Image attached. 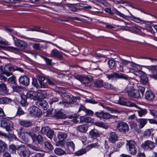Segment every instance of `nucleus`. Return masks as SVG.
<instances>
[{"instance_id": "f257e3e1", "label": "nucleus", "mask_w": 157, "mask_h": 157, "mask_svg": "<svg viewBox=\"0 0 157 157\" xmlns=\"http://www.w3.org/2000/svg\"><path fill=\"white\" fill-rule=\"evenodd\" d=\"M145 88L142 86H138L137 90L133 89L131 92L128 93V95L132 98H139L141 96H143L145 91Z\"/></svg>"}, {"instance_id": "f03ea898", "label": "nucleus", "mask_w": 157, "mask_h": 157, "mask_svg": "<svg viewBox=\"0 0 157 157\" xmlns=\"http://www.w3.org/2000/svg\"><path fill=\"white\" fill-rule=\"evenodd\" d=\"M126 142V147L129 149L130 153L133 155L136 154L137 150L136 143L132 140H127Z\"/></svg>"}, {"instance_id": "7ed1b4c3", "label": "nucleus", "mask_w": 157, "mask_h": 157, "mask_svg": "<svg viewBox=\"0 0 157 157\" xmlns=\"http://www.w3.org/2000/svg\"><path fill=\"white\" fill-rule=\"evenodd\" d=\"M14 45L17 47L19 50H23L27 47V43L23 40H20L13 36Z\"/></svg>"}, {"instance_id": "20e7f679", "label": "nucleus", "mask_w": 157, "mask_h": 157, "mask_svg": "<svg viewBox=\"0 0 157 157\" xmlns=\"http://www.w3.org/2000/svg\"><path fill=\"white\" fill-rule=\"evenodd\" d=\"M136 67H140V66L138 65H136L134 67V69L138 73V74H135L136 75H138L140 78V82L143 84H146L148 82V79L147 76L145 75L144 73L142 71L140 70L136 69Z\"/></svg>"}, {"instance_id": "39448f33", "label": "nucleus", "mask_w": 157, "mask_h": 157, "mask_svg": "<svg viewBox=\"0 0 157 157\" xmlns=\"http://www.w3.org/2000/svg\"><path fill=\"white\" fill-rule=\"evenodd\" d=\"M155 146V143L149 140H147L144 142L141 145L142 148L145 151H148L153 150Z\"/></svg>"}, {"instance_id": "423d86ee", "label": "nucleus", "mask_w": 157, "mask_h": 157, "mask_svg": "<svg viewBox=\"0 0 157 157\" xmlns=\"http://www.w3.org/2000/svg\"><path fill=\"white\" fill-rule=\"evenodd\" d=\"M106 76L109 80H113L115 78L127 80L128 78L127 75L123 74L117 73H114L111 74H106Z\"/></svg>"}, {"instance_id": "0eeeda50", "label": "nucleus", "mask_w": 157, "mask_h": 157, "mask_svg": "<svg viewBox=\"0 0 157 157\" xmlns=\"http://www.w3.org/2000/svg\"><path fill=\"white\" fill-rule=\"evenodd\" d=\"M15 70L18 71L22 72H23V70L20 68L17 67L15 68L12 66L6 65L4 67V71H3V72L7 76L9 77L13 74L11 72V71H14Z\"/></svg>"}, {"instance_id": "6e6552de", "label": "nucleus", "mask_w": 157, "mask_h": 157, "mask_svg": "<svg viewBox=\"0 0 157 157\" xmlns=\"http://www.w3.org/2000/svg\"><path fill=\"white\" fill-rule=\"evenodd\" d=\"M18 154L21 157H29L31 154L30 151L24 146H21L17 148Z\"/></svg>"}, {"instance_id": "1a4fd4ad", "label": "nucleus", "mask_w": 157, "mask_h": 157, "mask_svg": "<svg viewBox=\"0 0 157 157\" xmlns=\"http://www.w3.org/2000/svg\"><path fill=\"white\" fill-rule=\"evenodd\" d=\"M116 103L130 107H137V106L135 103L128 100L123 97H119L118 100L117 101Z\"/></svg>"}, {"instance_id": "9d476101", "label": "nucleus", "mask_w": 157, "mask_h": 157, "mask_svg": "<svg viewBox=\"0 0 157 157\" xmlns=\"http://www.w3.org/2000/svg\"><path fill=\"white\" fill-rule=\"evenodd\" d=\"M117 128L121 132L125 133L129 130V127L128 124L124 122H119L117 125Z\"/></svg>"}, {"instance_id": "9b49d317", "label": "nucleus", "mask_w": 157, "mask_h": 157, "mask_svg": "<svg viewBox=\"0 0 157 157\" xmlns=\"http://www.w3.org/2000/svg\"><path fill=\"white\" fill-rule=\"evenodd\" d=\"M29 111L30 115L33 117H38L41 113L40 110L35 106L31 107L29 109Z\"/></svg>"}, {"instance_id": "f8f14e48", "label": "nucleus", "mask_w": 157, "mask_h": 157, "mask_svg": "<svg viewBox=\"0 0 157 157\" xmlns=\"http://www.w3.org/2000/svg\"><path fill=\"white\" fill-rule=\"evenodd\" d=\"M1 126L6 128L7 131L11 130L13 129L12 122L6 120H3L1 122Z\"/></svg>"}, {"instance_id": "ddd939ff", "label": "nucleus", "mask_w": 157, "mask_h": 157, "mask_svg": "<svg viewBox=\"0 0 157 157\" xmlns=\"http://www.w3.org/2000/svg\"><path fill=\"white\" fill-rule=\"evenodd\" d=\"M105 11L107 13H108L111 15H113L114 13L116 15H118L124 19H127L128 16L125 15L124 14L121 13L120 12L118 11L117 10L115 9L113 10V12L112 11L111 9L109 8H106L105 9Z\"/></svg>"}, {"instance_id": "4468645a", "label": "nucleus", "mask_w": 157, "mask_h": 157, "mask_svg": "<svg viewBox=\"0 0 157 157\" xmlns=\"http://www.w3.org/2000/svg\"><path fill=\"white\" fill-rule=\"evenodd\" d=\"M57 136L59 141L57 144V145L63 146L64 144L63 141L67 137V134L64 132H59L58 133Z\"/></svg>"}, {"instance_id": "2eb2a0df", "label": "nucleus", "mask_w": 157, "mask_h": 157, "mask_svg": "<svg viewBox=\"0 0 157 157\" xmlns=\"http://www.w3.org/2000/svg\"><path fill=\"white\" fill-rule=\"evenodd\" d=\"M29 136L31 137L32 139H34V133L33 132H22L20 134V137L25 141L26 140Z\"/></svg>"}, {"instance_id": "dca6fc26", "label": "nucleus", "mask_w": 157, "mask_h": 157, "mask_svg": "<svg viewBox=\"0 0 157 157\" xmlns=\"http://www.w3.org/2000/svg\"><path fill=\"white\" fill-rule=\"evenodd\" d=\"M96 116L99 118L108 119L112 118L113 116L108 113H104L103 112H97L95 113Z\"/></svg>"}, {"instance_id": "f3484780", "label": "nucleus", "mask_w": 157, "mask_h": 157, "mask_svg": "<svg viewBox=\"0 0 157 157\" xmlns=\"http://www.w3.org/2000/svg\"><path fill=\"white\" fill-rule=\"evenodd\" d=\"M63 52H59L56 49H54L51 51L50 56L52 57L61 59L63 57Z\"/></svg>"}, {"instance_id": "a211bd4d", "label": "nucleus", "mask_w": 157, "mask_h": 157, "mask_svg": "<svg viewBox=\"0 0 157 157\" xmlns=\"http://www.w3.org/2000/svg\"><path fill=\"white\" fill-rule=\"evenodd\" d=\"M19 81L23 85L28 86L29 84V79L26 75L21 76L19 78Z\"/></svg>"}, {"instance_id": "6ab92c4d", "label": "nucleus", "mask_w": 157, "mask_h": 157, "mask_svg": "<svg viewBox=\"0 0 157 157\" xmlns=\"http://www.w3.org/2000/svg\"><path fill=\"white\" fill-rule=\"evenodd\" d=\"M27 96L28 98H30L31 99L34 100H39L37 93L35 91H30L28 92L27 94Z\"/></svg>"}, {"instance_id": "aec40b11", "label": "nucleus", "mask_w": 157, "mask_h": 157, "mask_svg": "<svg viewBox=\"0 0 157 157\" xmlns=\"http://www.w3.org/2000/svg\"><path fill=\"white\" fill-rule=\"evenodd\" d=\"M66 151L68 153L73 152L75 151V145L72 142H68L67 144Z\"/></svg>"}, {"instance_id": "412c9836", "label": "nucleus", "mask_w": 157, "mask_h": 157, "mask_svg": "<svg viewBox=\"0 0 157 157\" xmlns=\"http://www.w3.org/2000/svg\"><path fill=\"white\" fill-rule=\"evenodd\" d=\"M118 137L117 134L115 132H110L109 137V141L112 143H114L116 141L118 140Z\"/></svg>"}, {"instance_id": "4be33fe9", "label": "nucleus", "mask_w": 157, "mask_h": 157, "mask_svg": "<svg viewBox=\"0 0 157 157\" xmlns=\"http://www.w3.org/2000/svg\"><path fill=\"white\" fill-rule=\"evenodd\" d=\"M94 120L90 117H81L80 118V123H83V122L86 123H92Z\"/></svg>"}, {"instance_id": "5701e85b", "label": "nucleus", "mask_w": 157, "mask_h": 157, "mask_svg": "<svg viewBox=\"0 0 157 157\" xmlns=\"http://www.w3.org/2000/svg\"><path fill=\"white\" fill-rule=\"evenodd\" d=\"M145 96L146 99L149 100L153 99L155 97L154 93L150 91H147L146 92Z\"/></svg>"}, {"instance_id": "b1692460", "label": "nucleus", "mask_w": 157, "mask_h": 157, "mask_svg": "<svg viewBox=\"0 0 157 157\" xmlns=\"http://www.w3.org/2000/svg\"><path fill=\"white\" fill-rule=\"evenodd\" d=\"M88 126L85 124L78 126L76 128L77 130L82 132H86L88 130Z\"/></svg>"}, {"instance_id": "393cba45", "label": "nucleus", "mask_w": 157, "mask_h": 157, "mask_svg": "<svg viewBox=\"0 0 157 157\" xmlns=\"http://www.w3.org/2000/svg\"><path fill=\"white\" fill-rule=\"evenodd\" d=\"M7 149V144L4 142L0 140V153L4 152Z\"/></svg>"}, {"instance_id": "a878e982", "label": "nucleus", "mask_w": 157, "mask_h": 157, "mask_svg": "<svg viewBox=\"0 0 157 157\" xmlns=\"http://www.w3.org/2000/svg\"><path fill=\"white\" fill-rule=\"evenodd\" d=\"M11 99L6 97H0V104H7L10 102Z\"/></svg>"}, {"instance_id": "bb28decb", "label": "nucleus", "mask_w": 157, "mask_h": 157, "mask_svg": "<svg viewBox=\"0 0 157 157\" xmlns=\"http://www.w3.org/2000/svg\"><path fill=\"white\" fill-rule=\"evenodd\" d=\"M134 83L132 82H130L129 84L126 87L125 89V90L126 92L128 94L129 92H131L133 89Z\"/></svg>"}, {"instance_id": "cd10ccee", "label": "nucleus", "mask_w": 157, "mask_h": 157, "mask_svg": "<svg viewBox=\"0 0 157 157\" xmlns=\"http://www.w3.org/2000/svg\"><path fill=\"white\" fill-rule=\"evenodd\" d=\"M55 153L58 155H61L65 154V151L59 148H56L54 150Z\"/></svg>"}, {"instance_id": "c85d7f7f", "label": "nucleus", "mask_w": 157, "mask_h": 157, "mask_svg": "<svg viewBox=\"0 0 157 157\" xmlns=\"http://www.w3.org/2000/svg\"><path fill=\"white\" fill-rule=\"evenodd\" d=\"M20 124L25 127H29L32 125V123L27 121H20Z\"/></svg>"}, {"instance_id": "c756f323", "label": "nucleus", "mask_w": 157, "mask_h": 157, "mask_svg": "<svg viewBox=\"0 0 157 157\" xmlns=\"http://www.w3.org/2000/svg\"><path fill=\"white\" fill-rule=\"evenodd\" d=\"M94 124L97 126L104 128L105 129H107L108 128V125L104 123L101 122H96L94 123Z\"/></svg>"}, {"instance_id": "7c9ffc66", "label": "nucleus", "mask_w": 157, "mask_h": 157, "mask_svg": "<svg viewBox=\"0 0 157 157\" xmlns=\"http://www.w3.org/2000/svg\"><path fill=\"white\" fill-rule=\"evenodd\" d=\"M139 127L141 128H143L147 122V120L146 119H139Z\"/></svg>"}, {"instance_id": "2f4dec72", "label": "nucleus", "mask_w": 157, "mask_h": 157, "mask_svg": "<svg viewBox=\"0 0 157 157\" xmlns=\"http://www.w3.org/2000/svg\"><path fill=\"white\" fill-rule=\"evenodd\" d=\"M87 151L86 148L82 149L76 151L75 154V155L79 156L85 154Z\"/></svg>"}, {"instance_id": "473e14b6", "label": "nucleus", "mask_w": 157, "mask_h": 157, "mask_svg": "<svg viewBox=\"0 0 157 157\" xmlns=\"http://www.w3.org/2000/svg\"><path fill=\"white\" fill-rule=\"evenodd\" d=\"M90 135L92 137H97L99 136V133L96 130L93 129L91 130L89 132Z\"/></svg>"}, {"instance_id": "72a5a7b5", "label": "nucleus", "mask_w": 157, "mask_h": 157, "mask_svg": "<svg viewBox=\"0 0 157 157\" xmlns=\"http://www.w3.org/2000/svg\"><path fill=\"white\" fill-rule=\"evenodd\" d=\"M144 67L146 68L149 71L153 72L157 70V66L155 65H151L150 66H144Z\"/></svg>"}, {"instance_id": "f704fd0d", "label": "nucleus", "mask_w": 157, "mask_h": 157, "mask_svg": "<svg viewBox=\"0 0 157 157\" xmlns=\"http://www.w3.org/2000/svg\"><path fill=\"white\" fill-rule=\"evenodd\" d=\"M130 18L131 20L137 23H143L144 22V20L141 19L140 18L136 17L132 15V17H130Z\"/></svg>"}, {"instance_id": "c9c22d12", "label": "nucleus", "mask_w": 157, "mask_h": 157, "mask_svg": "<svg viewBox=\"0 0 157 157\" xmlns=\"http://www.w3.org/2000/svg\"><path fill=\"white\" fill-rule=\"evenodd\" d=\"M0 69L2 71V73L0 74V79L4 81H5L6 80L7 78L4 75V74L5 75L3 72L4 71V67L3 68L2 67H0Z\"/></svg>"}, {"instance_id": "e433bc0d", "label": "nucleus", "mask_w": 157, "mask_h": 157, "mask_svg": "<svg viewBox=\"0 0 157 157\" xmlns=\"http://www.w3.org/2000/svg\"><path fill=\"white\" fill-rule=\"evenodd\" d=\"M137 112L139 116L140 117H142L146 114L147 113V110L146 109H140L137 111Z\"/></svg>"}, {"instance_id": "4c0bfd02", "label": "nucleus", "mask_w": 157, "mask_h": 157, "mask_svg": "<svg viewBox=\"0 0 157 157\" xmlns=\"http://www.w3.org/2000/svg\"><path fill=\"white\" fill-rule=\"evenodd\" d=\"M21 104L23 106H25L28 105L26 101V96L25 95H21Z\"/></svg>"}, {"instance_id": "58836bf2", "label": "nucleus", "mask_w": 157, "mask_h": 157, "mask_svg": "<svg viewBox=\"0 0 157 157\" xmlns=\"http://www.w3.org/2000/svg\"><path fill=\"white\" fill-rule=\"evenodd\" d=\"M34 136V139H32L33 141L36 140L39 143L43 141V138L40 135H38L37 136H36V135L35 133Z\"/></svg>"}, {"instance_id": "ea45409f", "label": "nucleus", "mask_w": 157, "mask_h": 157, "mask_svg": "<svg viewBox=\"0 0 157 157\" xmlns=\"http://www.w3.org/2000/svg\"><path fill=\"white\" fill-rule=\"evenodd\" d=\"M99 145H98V144L96 143H94L91 144H90L86 147V149L87 150V151H88L90 150L91 149L93 148H96L98 147Z\"/></svg>"}, {"instance_id": "a19ab883", "label": "nucleus", "mask_w": 157, "mask_h": 157, "mask_svg": "<svg viewBox=\"0 0 157 157\" xmlns=\"http://www.w3.org/2000/svg\"><path fill=\"white\" fill-rule=\"evenodd\" d=\"M50 130V128L48 127H42L40 132L43 134H45L47 132Z\"/></svg>"}, {"instance_id": "79ce46f5", "label": "nucleus", "mask_w": 157, "mask_h": 157, "mask_svg": "<svg viewBox=\"0 0 157 157\" xmlns=\"http://www.w3.org/2000/svg\"><path fill=\"white\" fill-rule=\"evenodd\" d=\"M94 86L96 87H101L103 86L102 80L97 81L95 82L94 84Z\"/></svg>"}, {"instance_id": "37998d69", "label": "nucleus", "mask_w": 157, "mask_h": 157, "mask_svg": "<svg viewBox=\"0 0 157 157\" xmlns=\"http://www.w3.org/2000/svg\"><path fill=\"white\" fill-rule=\"evenodd\" d=\"M17 149L16 148V146L13 144L10 145L9 146V151L12 153H15Z\"/></svg>"}, {"instance_id": "c03bdc74", "label": "nucleus", "mask_w": 157, "mask_h": 157, "mask_svg": "<svg viewBox=\"0 0 157 157\" xmlns=\"http://www.w3.org/2000/svg\"><path fill=\"white\" fill-rule=\"evenodd\" d=\"M75 78L81 82L85 80V76L83 75H78L75 76Z\"/></svg>"}, {"instance_id": "a18cd8bd", "label": "nucleus", "mask_w": 157, "mask_h": 157, "mask_svg": "<svg viewBox=\"0 0 157 157\" xmlns=\"http://www.w3.org/2000/svg\"><path fill=\"white\" fill-rule=\"evenodd\" d=\"M44 144L45 146L49 150L51 151L53 149V146L50 142L46 141L45 142Z\"/></svg>"}, {"instance_id": "49530a36", "label": "nucleus", "mask_w": 157, "mask_h": 157, "mask_svg": "<svg viewBox=\"0 0 157 157\" xmlns=\"http://www.w3.org/2000/svg\"><path fill=\"white\" fill-rule=\"evenodd\" d=\"M0 90L1 91H3L5 93L8 92L7 87L6 85L4 83L0 84Z\"/></svg>"}, {"instance_id": "de8ad7c7", "label": "nucleus", "mask_w": 157, "mask_h": 157, "mask_svg": "<svg viewBox=\"0 0 157 157\" xmlns=\"http://www.w3.org/2000/svg\"><path fill=\"white\" fill-rule=\"evenodd\" d=\"M28 146L31 149L36 151H39L40 150V148L38 147L31 144H29Z\"/></svg>"}, {"instance_id": "09e8293b", "label": "nucleus", "mask_w": 157, "mask_h": 157, "mask_svg": "<svg viewBox=\"0 0 157 157\" xmlns=\"http://www.w3.org/2000/svg\"><path fill=\"white\" fill-rule=\"evenodd\" d=\"M46 134L47 136L50 139H51L54 134V132L50 128V130H49V131L47 132Z\"/></svg>"}, {"instance_id": "8fccbe9b", "label": "nucleus", "mask_w": 157, "mask_h": 157, "mask_svg": "<svg viewBox=\"0 0 157 157\" xmlns=\"http://www.w3.org/2000/svg\"><path fill=\"white\" fill-rule=\"evenodd\" d=\"M33 48L36 50H40L42 47H41L40 44L35 43L33 45Z\"/></svg>"}, {"instance_id": "3c124183", "label": "nucleus", "mask_w": 157, "mask_h": 157, "mask_svg": "<svg viewBox=\"0 0 157 157\" xmlns=\"http://www.w3.org/2000/svg\"><path fill=\"white\" fill-rule=\"evenodd\" d=\"M40 27H34V29L33 31H37L39 32H40L41 33H45L48 34L50 35H51L49 33H46L44 30H43L40 29Z\"/></svg>"}, {"instance_id": "603ef678", "label": "nucleus", "mask_w": 157, "mask_h": 157, "mask_svg": "<svg viewBox=\"0 0 157 157\" xmlns=\"http://www.w3.org/2000/svg\"><path fill=\"white\" fill-rule=\"evenodd\" d=\"M12 86V88L13 89V92H17L20 90V87L17 86L16 83L13 84L11 85Z\"/></svg>"}, {"instance_id": "864d4df0", "label": "nucleus", "mask_w": 157, "mask_h": 157, "mask_svg": "<svg viewBox=\"0 0 157 157\" xmlns=\"http://www.w3.org/2000/svg\"><path fill=\"white\" fill-rule=\"evenodd\" d=\"M116 4H124L127 3L128 4L129 6H131L132 5V3H129L128 2L124 1L121 0H117L116 1Z\"/></svg>"}, {"instance_id": "5fc2aeb1", "label": "nucleus", "mask_w": 157, "mask_h": 157, "mask_svg": "<svg viewBox=\"0 0 157 157\" xmlns=\"http://www.w3.org/2000/svg\"><path fill=\"white\" fill-rule=\"evenodd\" d=\"M108 64L109 67L112 69L115 65V62L113 60H110L109 61Z\"/></svg>"}, {"instance_id": "6e6d98bb", "label": "nucleus", "mask_w": 157, "mask_h": 157, "mask_svg": "<svg viewBox=\"0 0 157 157\" xmlns=\"http://www.w3.org/2000/svg\"><path fill=\"white\" fill-rule=\"evenodd\" d=\"M104 86L106 89H110L113 88V86L110 83L108 82L105 83Z\"/></svg>"}, {"instance_id": "4d7b16f0", "label": "nucleus", "mask_w": 157, "mask_h": 157, "mask_svg": "<svg viewBox=\"0 0 157 157\" xmlns=\"http://www.w3.org/2000/svg\"><path fill=\"white\" fill-rule=\"evenodd\" d=\"M59 101V99L58 98H52V99H50V100H49V104L51 105L54 102H56L58 101Z\"/></svg>"}, {"instance_id": "13d9d810", "label": "nucleus", "mask_w": 157, "mask_h": 157, "mask_svg": "<svg viewBox=\"0 0 157 157\" xmlns=\"http://www.w3.org/2000/svg\"><path fill=\"white\" fill-rule=\"evenodd\" d=\"M8 81L9 82H11L12 85L15 83V77L14 76H12L9 78Z\"/></svg>"}, {"instance_id": "bf43d9fd", "label": "nucleus", "mask_w": 157, "mask_h": 157, "mask_svg": "<svg viewBox=\"0 0 157 157\" xmlns=\"http://www.w3.org/2000/svg\"><path fill=\"white\" fill-rule=\"evenodd\" d=\"M56 117L59 118L64 119L65 118V115L64 113H59L56 114Z\"/></svg>"}, {"instance_id": "052dcab7", "label": "nucleus", "mask_w": 157, "mask_h": 157, "mask_svg": "<svg viewBox=\"0 0 157 157\" xmlns=\"http://www.w3.org/2000/svg\"><path fill=\"white\" fill-rule=\"evenodd\" d=\"M150 113L155 117H157V111L154 110L150 109Z\"/></svg>"}, {"instance_id": "680f3d73", "label": "nucleus", "mask_w": 157, "mask_h": 157, "mask_svg": "<svg viewBox=\"0 0 157 157\" xmlns=\"http://www.w3.org/2000/svg\"><path fill=\"white\" fill-rule=\"evenodd\" d=\"M32 84L37 88L40 87V86H39L38 83L36 80L33 79L32 83Z\"/></svg>"}, {"instance_id": "e2e57ef3", "label": "nucleus", "mask_w": 157, "mask_h": 157, "mask_svg": "<svg viewBox=\"0 0 157 157\" xmlns=\"http://www.w3.org/2000/svg\"><path fill=\"white\" fill-rule=\"evenodd\" d=\"M10 50L13 51L16 53L18 52H19V49L17 48H15L13 47L10 46L8 47Z\"/></svg>"}, {"instance_id": "0e129e2a", "label": "nucleus", "mask_w": 157, "mask_h": 157, "mask_svg": "<svg viewBox=\"0 0 157 157\" xmlns=\"http://www.w3.org/2000/svg\"><path fill=\"white\" fill-rule=\"evenodd\" d=\"M85 112L86 113V115H92L94 114V112L88 109L85 110Z\"/></svg>"}, {"instance_id": "69168bd1", "label": "nucleus", "mask_w": 157, "mask_h": 157, "mask_svg": "<svg viewBox=\"0 0 157 157\" xmlns=\"http://www.w3.org/2000/svg\"><path fill=\"white\" fill-rule=\"evenodd\" d=\"M44 60L46 62L47 64L48 65H51L52 64V60L46 57L44 58Z\"/></svg>"}, {"instance_id": "338daca9", "label": "nucleus", "mask_w": 157, "mask_h": 157, "mask_svg": "<svg viewBox=\"0 0 157 157\" xmlns=\"http://www.w3.org/2000/svg\"><path fill=\"white\" fill-rule=\"evenodd\" d=\"M36 92L37 93L38 95L39 96L38 99L39 100L40 99V97L43 93V91L42 90H38Z\"/></svg>"}, {"instance_id": "774afa93", "label": "nucleus", "mask_w": 157, "mask_h": 157, "mask_svg": "<svg viewBox=\"0 0 157 157\" xmlns=\"http://www.w3.org/2000/svg\"><path fill=\"white\" fill-rule=\"evenodd\" d=\"M87 80L89 82H91L93 80V77L91 75L85 76V80Z\"/></svg>"}]
</instances>
